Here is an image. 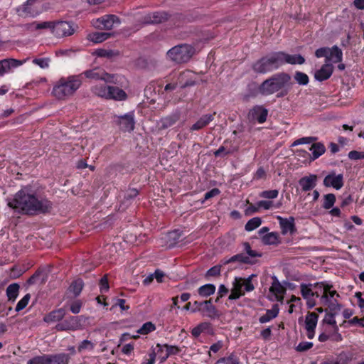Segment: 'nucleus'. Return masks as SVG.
Masks as SVG:
<instances>
[{"mask_svg": "<svg viewBox=\"0 0 364 364\" xmlns=\"http://www.w3.org/2000/svg\"><path fill=\"white\" fill-rule=\"evenodd\" d=\"M8 206L18 214L36 216L50 213L53 204L46 196L38 194L31 185H26L14 194Z\"/></svg>", "mask_w": 364, "mask_h": 364, "instance_id": "f257e3e1", "label": "nucleus"}, {"mask_svg": "<svg viewBox=\"0 0 364 364\" xmlns=\"http://www.w3.org/2000/svg\"><path fill=\"white\" fill-rule=\"evenodd\" d=\"M291 85V75L285 72H279L264 80L259 85V92L262 96L277 93V97H284L289 93Z\"/></svg>", "mask_w": 364, "mask_h": 364, "instance_id": "f03ea898", "label": "nucleus"}, {"mask_svg": "<svg viewBox=\"0 0 364 364\" xmlns=\"http://www.w3.org/2000/svg\"><path fill=\"white\" fill-rule=\"evenodd\" d=\"M82 85V75L61 77L53 87V94L58 100L73 95Z\"/></svg>", "mask_w": 364, "mask_h": 364, "instance_id": "7ed1b4c3", "label": "nucleus"}, {"mask_svg": "<svg viewBox=\"0 0 364 364\" xmlns=\"http://www.w3.org/2000/svg\"><path fill=\"white\" fill-rule=\"evenodd\" d=\"M280 60L277 52H274L258 59L252 64L251 68L255 73L264 75L279 69Z\"/></svg>", "mask_w": 364, "mask_h": 364, "instance_id": "20e7f679", "label": "nucleus"}, {"mask_svg": "<svg viewBox=\"0 0 364 364\" xmlns=\"http://www.w3.org/2000/svg\"><path fill=\"white\" fill-rule=\"evenodd\" d=\"M195 48L188 44H181L173 47L167 52V56L176 63L188 62L194 54Z\"/></svg>", "mask_w": 364, "mask_h": 364, "instance_id": "39448f33", "label": "nucleus"}, {"mask_svg": "<svg viewBox=\"0 0 364 364\" xmlns=\"http://www.w3.org/2000/svg\"><path fill=\"white\" fill-rule=\"evenodd\" d=\"M252 274L247 278L235 277L232 282V292L229 296H244L245 292H249L255 289L252 279L255 277Z\"/></svg>", "mask_w": 364, "mask_h": 364, "instance_id": "423d86ee", "label": "nucleus"}, {"mask_svg": "<svg viewBox=\"0 0 364 364\" xmlns=\"http://www.w3.org/2000/svg\"><path fill=\"white\" fill-rule=\"evenodd\" d=\"M80 75H82V80L83 79V76H85L87 78L94 79L96 80H100L107 83L113 84H117L119 81V77H120L118 75L107 73L103 69L99 68L85 70Z\"/></svg>", "mask_w": 364, "mask_h": 364, "instance_id": "0eeeda50", "label": "nucleus"}, {"mask_svg": "<svg viewBox=\"0 0 364 364\" xmlns=\"http://www.w3.org/2000/svg\"><path fill=\"white\" fill-rule=\"evenodd\" d=\"M77 26L72 21H58L53 22L52 33L56 38L70 36L75 32Z\"/></svg>", "mask_w": 364, "mask_h": 364, "instance_id": "6e6552de", "label": "nucleus"}, {"mask_svg": "<svg viewBox=\"0 0 364 364\" xmlns=\"http://www.w3.org/2000/svg\"><path fill=\"white\" fill-rule=\"evenodd\" d=\"M114 122L119 126L121 131L131 132L135 127L134 112H129L121 116H115Z\"/></svg>", "mask_w": 364, "mask_h": 364, "instance_id": "1a4fd4ad", "label": "nucleus"}, {"mask_svg": "<svg viewBox=\"0 0 364 364\" xmlns=\"http://www.w3.org/2000/svg\"><path fill=\"white\" fill-rule=\"evenodd\" d=\"M82 328L81 319L79 316H70L55 326L58 331H76Z\"/></svg>", "mask_w": 364, "mask_h": 364, "instance_id": "9d476101", "label": "nucleus"}, {"mask_svg": "<svg viewBox=\"0 0 364 364\" xmlns=\"http://www.w3.org/2000/svg\"><path fill=\"white\" fill-rule=\"evenodd\" d=\"M220 297H216L215 299L210 298L209 300L202 301L199 304L200 312L204 316L210 318H215L219 316V312L215 306L214 303L219 301Z\"/></svg>", "mask_w": 364, "mask_h": 364, "instance_id": "9b49d317", "label": "nucleus"}, {"mask_svg": "<svg viewBox=\"0 0 364 364\" xmlns=\"http://www.w3.org/2000/svg\"><path fill=\"white\" fill-rule=\"evenodd\" d=\"M48 277V270L45 267H40L28 279L24 285L26 289L33 285H41L46 282Z\"/></svg>", "mask_w": 364, "mask_h": 364, "instance_id": "f8f14e48", "label": "nucleus"}, {"mask_svg": "<svg viewBox=\"0 0 364 364\" xmlns=\"http://www.w3.org/2000/svg\"><path fill=\"white\" fill-rule=\"evenodd\" d=\"M268 115V110L262 105L254 106L248 113L250 120L257 121L259 124L266 122Z\"/></svg>", "mask_w": 364, "mask_h": 364, "instance_id": "ddd939ff", "label": "nucleus"}, {"mask_svg": "<svg viewBox=\"0 0 364 364\" xmlns=\"http://www.w3.org/2000/svg\"><path fill=\"white\" fill-rule=\"evenodd\" d=\"M332 286L324 282H316L312 284L311 296H339L336 290L331 289Z\"/></svg>", "mask_w": 364, "mask_h": 364, "instance_id": "4468645a", "label": "nucleus"}, {"mask_svg": "<svg viewBox=\"0 0 364 364\" xmlns=\"http://www.w3.org/2000/svg\"><path fill=\"white\" fill-rule=\"evenodd\" d=\"M277 55L281 60L279 63L280 67L286 63L291 65H302L305 62L304 58L300 54L290 55L282 51H279L277 52Z\"/></svg>", "mask_w": 364, "mask_h": 364, "instance_id": "2eb2a0df", "label": "nucleus"}, {"mask_svg": "<svg viewBox=\"0 0 364 364\" xmlns=\"http://www.w3.org/2000/svg\"><path fill=\"white\" fill-rule=\"evenodd\" d=\"M323 183L326 187L340 190L344 184L343 176L341 173L336 175L335 172H331L325 176Z\"/></svg>", "mask_w": 364, "mask_h": 364, "instance_id": "dca6fc26", "label": "nucleus"}, {"mask_svg": "<svg viewBox=\"0 0 364 364\" xmlns=\"http://www.w3.org/2000/svg\"><path fill=\"white\" fill-rule=\"evenodd\" d=\"M277 219L279 221V224L282 235H286L287 233H290V235H294L296 232L295 219L294 217L284 218L282 216H277Z\"/></svg>", "mask_w": 364, "mask_h": 364, "instance_id": "f3484780", "label": "nucleus"}, {"mask_svg": "<svg viewBox=\"0 0 364 364\" xmlns=\"http://www.w3.org/2000/svg\"><path fill=\"white\" fill-rule=\"evenodd\" d=\"M27 59L17 60L14 58H6L0 60V76L4 75L12 68H18L23 65Z\"/></svg>", "mask_w": 364, "mask_h": 364, "instance_id": "a211bd4d", "label": "nucleus"}, {"mask_svg": "<svg viewBox=\"0 0 364 364\" xmlns=\"http://www.w3.org/2000/svg\"><path fill=\"white\" fill-rule=\"evenodd\" d=\"M168 18V14L165 11H155L148 14L143 18V23L144 24H155L161 23Z\"/></svg>", "mask_w": 364, "mask_h": 364, "instance_id": "6ab92c4d", "label": "nucleus"}, {"mask_svg": "<svg viewBox=\"0 0 364 364\" xmlns=\"http://www.w3.org/2000/svg\"><path fill=\"white\" fill-rule=\"evenodd\" d=\"M333 73V66L331 63L323 64L321 68L314 73V78L319 82L325 81L331 77Z\"/></svg>", "mask_w": 364, "mask_h": 364, "instance_id": "aec40b11", "label": "nucleus"}, {"mask_svg": "<svg viewBox=\"0 0 364 364\" xmlns=\"http://www.w3.org/2000/svg\"><path fill=\"white\" fill-rule=\"evenodd\" d=\"M215 112L202 115L190 128L191 131H198L207 127L215 119Z\"/></svg>", "mask_w": 364, "mask_h": 364, "instance_id": "412c9836", "label": "nucleus"}, {"mask_svg": "<svg viewBox=\"0 0 364 364\" xmlns=\"http://www.w3.org/2000/svg\"><path fill=\"white\" fill-rule=\"evenodd\" d=\"M318 176L315 174H310L308 176H304L299 181V184L304 192L312 190L316 186Z\"/></svg>", "mask_w": 364, "mask_h": 364, "instance_id": "4be33fe9", "label": "nucleus"}, {"mask_svg": "<svg viewBox=\"0 0 364 364\" xmlns=\"http://www.w3.org/2000/svg\"><path fill=\"white\" fill-rule=\"evenodd\" d=\"M329 53L327 56V59H325L326 63H341L343 60V52L342 50L337 46H333L332 48H329Z\"/></svg>", "mask_w": 364, "mask_h": 364, "instance_id": "5701e85b", "label": "nucleus"}, {"mask_svg": "<svg viewBox=\"0 0 364 364\" xmlns=\"http://www.w3.org/2000/svg\"><path fill=\"white\" fill-rule=\"evenodd\" d=\"M220 262L223 265H226L232 262H239L240 264H253V261L250 257L245 255L244 253H239L235 255L232 256L229 259H223Z\"/></svg>", "mask_w": 364, "mask_h": 364, "instance_id": "b1692460", "label": "nucleus"}, {"mask_svg": "<svg viewBox=\"0 0 364 364\" xmlns=\"http://www.w3.org/2000/svg\"><path fill=\"white\" fill-rule=\"evenodd\" d=\"M65 313L66 310L65 308H60L46 314L43 318V321L46 323L62 321L63 318L65 316Z\"/></svg>", "mask_w": 364, "mask_h": 364, "instance_id": "393cba45", "label": "nucleus"}, {"mask_svg": "<svg viewBox=\"0 0 364 364\" xmlns=\"http://www.w3.org/2000/svg\"><path fill=\"white\" fill-rule=\"evenodd\" d=\"M272 280V285L269 288L270 292H272L274 296H283L287 291V287H284V284H282L276 276H273Z\"/></svg>", "mask_w": 364, "mask_h": 364, "instance_id": "a878e982", "label": "nucleus"}, {"mask_svg": "<svg viewBox=\"0 0 364 364\" xmlns=\"http://www.w3.org/2000/svg\"><path fill=\"white\" fill-rule=\"evenodd\" d=\"M102 28L110 30L114 23H119V18L115 15H105L99 19Z\"/></svg>", "mask_w": 364, "mask_h": 364, "instance_id": "bb28decb", "label": "nucleus"}, {"mask_svg": "<svg viewBox=\"0 0 364 364\" xmlns=\"http://www.w3.org/2000/svg\"><path fill=\"white\" fill-rule=\"evenodd\" d=\"M109 91H110L109 96L107 100H114L116 101H124L127 100V93L121 88L115 86H109Z\"/></svg>", "mask_w": 364, "mask_h": 364, "instance_id": "cd10ccee", "label": "nucleus"}, {"mask_svg": "<svg viewBox=\"0 0 364 364\" xmlns=\"http://www.w3.org/2000/svg\"><path fill=\"white\" fill-rule=\"evenodd\" d=\"M309 150L311 151L310 161H313L325 153L326 147L321 142H316L311 144Z\"/></svg>", "mask_w": 364, "mask_h": 364, "instance_id": "c85d7f7f", "label": "nucleus"}, {"mask_svg": "<svg viewBox=\"0 0 364 364\" xmlns=\"http://www.w3.org/2000/svg\"><path fill=\"white\" fill-rule=\"evenodd\" d=\"M109 86L104 84L95 85L92 87L91 91L95 95L107 100L109 95L111 93L109 91Z\"/></svg>", "mask_w": 364, "mask_h": 364, "instance_id": "c756f323", "label": "nucleus"}, {"mask_svg": "<svg viewBox=\"0 0 364 364\" xmlns=\"http://www.w3.org/2000/svg\"><path fill=\"white\" fill-rule=\"evenodd\" d=\"M36 0H27L26 3L19 10L20 15L25 16H35L38 13L33 8V3Z\"/></svg>", "mask_w": 364, "mask_h": 364, "instance_id": "7c9ffc66", "label": "nucleus"}, {"mask_svg": "<svg viewBox=\"0 0 364 364\" xmlns=\"http://www.w3.org/2000/svg\"><path fill=\"white\" fill-rule=\"evenodd\" d=\"M139 195V191L136 188H129L123 196L122 205L127 207L129 205L134 198Z\"/></svg>", "mask_w": 364, "mask_h": 364, "instance_id": "2f4dec72", "label": "nucleus"}, {"mask_svg": "<svg viewBox=\"0 0 364 364\" xmlns=\"http://www.w3.org/2000/svg\"><path fill=\"white\" fill-rule=\"evenodd\" d=\"M51 364H68L70 356L68 353L50 354Z\"/></svg>", "mask_w": 364, "mask_h": 364, "instance_id": "473e14b6", "label": "nucleus"}, {"mask_svg": "<svg viewBox=\"0 0 364 364\" xmlns=\"http://www.w3.org/2000/svg\"><path fill=\"white\" fill-rule=\"evenodd\" d=\"M179 117L180 116L178 114H172L171 115L163 117L160 121L161 128L164 129L172 127L179 119Z\"/></svg>", "mask_w": 364, "mask_h": 364, "instance_id": "72a5a7b5", "label": "nucleus"}, {"mask_svg": "<svg viewBox=\"0 0 364 364\" xmlns=\"http://www.w3.org/2000/svg\"><path fill=\"white\" fill-rule=\"evenodd\" d=\"M318 316L314 312H309L305 318L306 330H315Z\"/></svg>", "mask_w": 364, "mask_h": 364, "instance_id": "f704fd0d", "label": "nucleus"}, {"mask_svg": "<svg viewBox=\"0 0 364 364\" xmlns=\"http://www.w3.org/2000/svg\"><path fill=\"white\" fill-rule=\"evenodd\" d=\"M279 314L277 305H274L271 309L267 310L266 314L259 317V321L261 323H267L276 318Z\"/></svg>", "mask_w": 364, "mask_h": 364, "instance_id": "c9c22d12", "label": "nucleus"}, {"mask_svg": "<svg viewBox=\"0 0 364 364\" xmlns=\"http://www.w3.org/2000/svg\"><path fill=\"white\" fill-rule=\"evenodd\" d=\"M182 236V231L179 230H174L169 232L167 235L168 245L169 247H173L180 241Z\"/></svg>", "mask_w": 364, "mask_h": 364, "instance_id": "e433bc0d", "label": "nucleus"}, {"mask_svg": "<svg viewBox=\"0 0 364 364\" xmlns=\"http://www.w3.org/2000/svg\"><path fill=\"white\" fill-rule=\"evenodd\" d=\"M325 299V303L328 305L331 314L336 315L341 309V305L334 299V297H322Z\"/></svg>", "mask_w": 364, "mask_h": 364, "instance_id": "4c0bfd02", "label": "nucleus"}, {"mask_svg": "<svg viewBox=\"0 0 364 364\" xmlns=\"http://www.w3.org/2000/svg\"><path fill=\"white\" fill-rule=\"evenodd\" d=\"M84 287V282L82 279H74L69 287V291L73 293L74 296H79Z\"/></svg>", "mask_w": 364, "mask_h": 364, "instance_id": "58836bf2", "label": "nucleus"}, {"mask_svg": "<svg viewBox=\"0 0 364 364\" xmlns=\"http://www.w3.org/2000/svg\"><path fill=\"white\" fill-rule=\"evenodd\" d=\"M259 93V87H256L255 85L249 84L247 85L246 92L242 94V100L244 101H248L251 98L256 97Z\"/></svg>", "mask_w": 364, "mask_h": 364, "instance_id": "ea45409f", "label": "nucleus"}, {"mask_svg": "<svg viewBox=\"0 0 364 364\" xmlns=\"http://www.w3.org/2000/svg\"><path fill=\"white\" fill-rule=\"evenodd\" d=\"M264 245H278L279 243V235L275 232L267 233L262 238Z\"/></svg>", "mask_w": 364, "mask_h": 364, "instance_id": "a19ab883", "label": "nucleus"}, {"mask_svg": "<svg viewBox=\"0 0 364 364\" xmlns=\"http://www.w3.org/2000/svg\"><path fill=\"white\" fill-rule=\"evenodd\" d=\"M110 36V33L95 32L90 35V39L95 43H100L108 39Z\"/></svg>", "mask_w": 364, "mask_h": 364, "instance_id": "79ce46f5", "label": "nucleus"}, {"mask_svg": "<svg viewBox=\"0 0 364 364\" xmlns=\"http://www.w3.org/2000/svg\"><path fill=\"white\" fill-rule=\"evenodd\" d=\"M156 347L159 348V350H158L159 352V351L162 352L163 348H166V357H169L170 355H177L181 351V349L178 346H171L168 344L161 345V344L158 343L156 345Z\"/></svg>", "mask_w": 364, "mask_h": 364, "instance_id": "37998d69", "label": "nucleus"}, {"mask_svg": "<svg viewBox=\"0 0 364 364\" xmlns=\"http://www.w3.org/2000/svg\"><path fill=\"white\" fill-rule=\"evenodd\" d=\"M28 364H51L50 354L35 356L28 360Z\"/></svg>", "mask_w": 364, "mask_h": 364, "instance_id": "c03bdc74", "label": "nucleus"}, {"mask_svg": "<svg viewBox=\"0 0 364 364\" xmlns=\"http://www.w3.org/2000/svg\"><path fill=\"white\" fill-rule=\"evenodd\" d=\"M215 292V286L212 284H207L198 289L199 296H208L214 294Z\"/></svg>", "mask_w": 364, "mask_h": 364, "instance_id": "a18cd8bd", "label": "nucleus"}, {"mask_svg": "<svg viewBox=\"0 0 364 364\" xmlns=\"http://www.w3.org/2000/svg\"><path fill=\"white\" fill-rule=\"evenodd\" d=\"M82 307V302L80 300H69L63 308H69L73 314H78Z\"/></svg>", "mask_w": 364, "mask_h": 364, "instance_id": "49530a36", "label": "nucleus"}, {"mask_svg": "<svg viewBox=\"0 0 364 364\" xmlns=\"http://www.w3.org/2000/svg\"><path fill=\"white\" fill-rule=\"evenodd\" d=\"M336 196L333 193H328L323 196L322 207L326 210L333 208L336 203Z\"/></svg>", "mask_w": 364, "mask_h": 364, "instance_id": "de8ad7c7", "label": "nucleus"}, {"mask_svg": "<svg viewBox=\"0 0 364 364\" xmlns=\"http://www.w3.org/2000/svg\"><path fill=\"white\" fill-rule=\"evenodd\" d=\"M262 224V219L259 217H255L247 221L245 225L246 231L250 232L257 228Z\"/></svg>", "mask_w": 364, "mask_h": 364, "instance_id": "09e8293b", "label": "nucleus"}, {"mask_svg": "<svg viewBox=\"0 0 364 364\" xmlns=\"http://www.w3.org/2000/svg\"><path fill=\"white\" fill-rule=\"evenodd\" d=\"M28 269L25 265H14L11 268V277L18 278Z\"/></svg>", "mask_w": 364, "mask_h": 364, "instance_id": "8fccbe9b", "label": "nucleus"}, {"mask_svg": "<svg viewBox=\"0 0 364 364\" xmlns=\"http://www.w3.org/2000/svg\"><path fill=\"white\" fill-rule=\"evenodd\" d=\"M215 364H241L238 358L234 355L233 353H231L228 357H223L218 360V361L215 363Z\"/></svg>", "mask_w": 364, "mask_h": 364, "instance_id": "3c124183", "label": "nucleus"}, {"mask_svg": "<svg viewBox=\"0 0 364 364\" xmlns=\"http://www.w3.org/2000/svg\"><path fill=\"white\" fill-rule=\"evenodd\" d=\"M294 80L300 85H306L309 82V76L301 71H296L294 74Z\"/></svg>", "mask_w": 364, "mask_h": 364, "instance_id": "603ef678", "label": "nucleus"}, {"mask_svg": "<svg viewBox=\"0 0 364 364\" xmlns=\"http://www.w3.org/2000/svg\"><path fill=\"white\" fill-rule=\"evenodd\" d=\"M155 325L152 322L148 321L144 323L142 325V326L139 329H138L137 333L142 335H146L150 332L155 331Z\"/></svg>", "mask_w": 364, "mask_h": 364, "instance_id": "864d4df0", "label": "nucleus"}, {"mask_svg": "<svg viewBox=\"0 0 364 364\" xmlns=\"http://www.w3.org/2000/svg\"><path fill=\"white\" fill-rule=\"evenodd\" d=\"M54 21L33 22L32 26L35 30L50 29L52 32Z\"/></svg>", "mask_w": 364, "mask_h": 364, "instance_id": "5fc2aeb1", "label": "nucleus"}, {"mask_svg": "<svg viewBox=\"0 0 364 364\" xmlns=\"http://www.w3.org/2000/svg\"><path fill=\"white\" fill-rule=\"evenodd\" d=\"M244 251L247 255V256L250 257V258L252 257H259L262 256L260 253H258L257 251L252 250L250 244L247 242L243 243Z\"/></svg>", "mask_w": 364, "mask_h": 364, "instance_id": "6e6d98bb", "label": "nucleus"}, {"mask_svg": "<svg viewBox=\"0 0 364 364\" xmlns=\"http://www.w3.org/2000/svg\"><path fill=\"white\" fill-rule=\"evenodd\" d=\"M335 359L338 364H348L352 360V356L348 353L342 352Z\"/></svg>", "mask_w": 364, "mask_h": 364, "instance_id": "4d7b16f0", "label": "nucleus"}, {"mask_svg": "<svg viewBox=\"0 0 364 364\" xmlns=\"http://www.w3.org/2000/svg\"><path fill=\"white\" fill-rule=\"evenodd\" d=\"M99 287L102 294L107 293L109 289L108 278L107 275H104L99 282Z\"/></svg>", "mask_w": 364, "mask_h": 364, "instance_id": "13d9d810", "label": "nucleus"}, {"mask_svg": "<svg viewBox=\"0 0 364 364\" xmlns=\"http://www.w3.org/2000/svg\"><path fill=\"white\" fill-rule=\"evenodd\" d=\"M279 191L278 190H268L262 191L259 193V197L267 199H274L278 197Z\"/></svg>", "mask_w": 364, "mask_h": 364, "instance_id": "bf43d9fd", "label": "nucleus"}, {"mask_svg": "<svg viewBox=\"0 0 364 364\" xmlns=\"http://www.w3.org/2000/svg\"><path fill=\"white\" fill-rule=\"evenodd\" d=\"M19 285L17 283H13L6 288V296H18L19 292Z\"/></svg>", "mask_w": 364, "mask_h": 364, "instance_id": "052dcab7", "label": "nucleus"}, {"mask_svg": "<svg viewBox=\"0 0 364 364\" xmlns=\"http://www.w3.org/2000/svg\"><path fill=\"white\" fill-rule=\"evenodd\" d=\"M95 348V344L92 343L90 341L84 340L82 341L77 347V350L79 352H82L85 350H92Z\"/></svg>", "mask_w": 364, "mask_h": 364, "instance_id": "680f3d73", "label": "nucleus"}, {"mask_svg": "<svg viewBox=\"0 0 364 364\" xmlns=\"http://www.w3.org/2000/svg\"><path fill=\"white\" fill-rule=\"evenodd\" d=\"M222 265H223L222 264H218V265H215V266L212 267L211 268H210L207 271V272L205 274V277H218V276L220 275Z\"/></svg>", "mask_w": 364, "mask_h": 364, "instance_id": "e2e57ef3", "label": "nucleus"}, {"mask_svg": "<svg viewBox=\"0 0 364 364\" xmlns=\"http://www.w3.org/2000/svg\"><path fill=\"white\" fill-rule=\"evenodd\" d=\"M199 326L202 333H205L208 335H213L214 333V330L210 323L203 322L200 323Z\"/></svg>", "mask_w": 364, "mask_h": 364, "instance_id": "0e129e2a", "label": "nucleus"}, {"mask_svg": "<svg viewBox=\"0 0 364 364\" xmlns=\"http://www.w3.org/2000/svg\"><path fill=\"white\" fill-rule=\"evenodd\" d=\"M335 314L328 313L326 314L323 321L329 325L333 326L335 330H338V326L336 320L334 319Z\"/></svg>", "mask_w": 364, "mask_h": 364, "instance_id": "69168bd1", "label": "nucleus"}, {"mask_svg": "<svg viewBox=\"0 0 364 364\" xmlns=\"http://www.w3.org/2000/svg\"><path fill=\"white\" fill-rule=\"evenodd\" d=\"M33 63L38 65L41 68L45 69L49 66V59L46 58H34L33 60Z\"/></svg>", "mask_w": 364, "mask_h": 364, "instance_id": "338daca9", "label": "nucleus"}, {"mask_svg": "<svg viewBox=\"0 0 364 364\" xmlns=\"http://www.w3.org/2000/svg\"><path fill=\"white\" fill-rule=\"evenodd\" d=\"M220 191L217 188H214L211 189L210 191L206 192L204 195L203 199L201 200V203H204V202L205 200H209L211 198L218 196L220 194Z\"/></svg>", "mask_w": 364, "mask_h": 364, "instance_id": "774afa93", "label": "nucleus"}]
</instances>
